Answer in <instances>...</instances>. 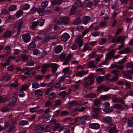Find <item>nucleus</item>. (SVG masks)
I'll use <instances>...</instances> for the list:
<instances>
[{
	"label": "nucleus",
	"mask_w": 133,
	"mask_h": 133,
	"mask_svg": "<svg viewBox=\"0 0 133 133\" xmlns=\"http://www.w3.org/2000/svg\"><path fill=\"white\" fill-rule=\"evenodd\" d=\"M48 4V1L47 0L44 1L42 3V6L44 8H45L47 6Z\"/></svg>",
	"instance_id": "nucleus-43"
},
{
	"label": "nucleus",
	"mask_w": 133,
	"mask_h": 133,
	"mask_svg": "<svg viewBox=\"0 0 133 133\" xmlns=\"http://www.w3.org/2000/svg\"><path fill=\"white\" fill-rule=\"evenodd\" d=\"M35 130L37 133H41L44 129L43 125L41 124H38L35 127Z\"/></svg>",
	"instance_id": "nucleus-7"
},
{
	"label": "nucleus",
	"mask_w": 133,
	"mask_h": 133,
	"mask_svg": "<svg viewBox=\"0 0 133 133\" xmlns=\"http://www.w3.org/2000/svg\"><path fill=\"white\" fill-rule=\"evenodd\" d=\"M37 11L38 13L40 14V15L41 16L43 15L44 11L42 9L39 8L37 9Z\"/></svg>",
	"instance_id": "nucleus-51"
},
{
	"label": "nucleus",
	"mask_w": 133,
	"mask_h": 133,
	"mask_svg": "<svg viewBox=\"0 0 133 133\" xmlns=\"http://www.w3.org/2000/svg\"><path fill=\"white\" fill-rule=\"evenodd\" d=\"M4 52L6 54H10L11 52L10 47L9 46L5 47L4 50Z\"/></svg>",
	"instance_id": "nucleus-26"
},
{
	"label": "nucleus",
	"mask_w": 133,
	"mask_h": 133,
	"mask_svg": "<svg viewBox=\"0 0 133 133\" xmlns=\"http://www.w3.org/2000/svg\"><path fill=\"white\" fill-rule=\"evenodd\" d=\"M96 94L94 93H90L88 94L87 96V97L91 98H95L96 96Z\"/></svg>",
	"instance_id": "nucleus-39"
},
{
	"label": "nucleus",
	"mask_w": 133,
	"mask_h": 133,
	"mask_svg": "<svg viewBox=\"0 0 133 133\" xmlns=\"http://www.w3.org/2000/svg\"><path fill=\"white\" fill-rule=\"evenodd\" d=\"M39 23L38 20L33 22L32 24V27L33 28L36 27L38 25Z\"/></svg>",
	"instance_id": "nucleus-52"
},
{
	"label": "nucleus",
	"mask_w": 133,
	"mask_h": 133,
	"mask_svg": "<svg viewBox=\"0 0 133 133\" xmlns=\"http://www.w3.org/2000/svg\"><path fill=\"white\" fill-rule=\"evenodd\" d=\"M17 101V99L16 97H15L14 98L11 100V102L9 103V105L12 106L15 105Z\"/></svg>",
	"instance_id": "nucleus-41"
},
{
	"label": "nucleus",
	"mask_w": 133,
	"mask_h": 133,
	"mask_svg": "<svg viewBox=\"0 0 133 133\" xmlns=\"http://www.w3.org/2000/svg\"><path fill=\"white\" fill-rule=\"evenodd\" d=\"M81 22V20L79 18L76 19L74 22V24L76 25H77Z\"/></svg>",
	"instance_id": "nucleus-49"
},
{
	"label": "nucleus",
	"mask_w": 133,
	"mask_h": 133,
	"mask_svg": "<svg viewBox=\"0 0 133 133\" xmlns=\"http://www.w3.org/2000/svg\"><path fill=\"white\" fill-rule=\"evenodd\" d=\"M112 101L114 103L120 102L123 104H124V102L123 100H121L119 98L117 97L113 98L112 99Z\"/></svg>",
	"instance_id": "nucleus-25"
},
{
	"label": "nucleus",
	"mask_w": 133,
	"mask_h": 133,
	"mask_svg": "<svg viewBox=\"0 0 133 133\" xmlns=\"http://www.w3.org/2000/svg\"><path fill=\"white\" fill-rule=\"evenodd\" d=\"M33 41H34V42L35 41L38 42V43H40L41 42L42 40L40 37L37 36L34 38Z\"/></svg>",
	"instance_id": "nucleus-37"
},
{
	"label": "nucleus",
	"mask_w": 133,
	"mask_h": 133,
	"mask_svg": "<svg viewBox=\"0 0 133 133\" xmlns=\"http://www.w3.org/2000/svg\"><path fill=\"white\" fill-rule=\"evenodd\" d=\"M56 97V94L55 93L52 92L49 95L48 99L49 100H51L55 98Z\"/></svg>",
	"instance_id": "nucleus-32"
},
{
	"label": "nucleus",
	"mask_w": 133,
	"mask_h": 133,
	"mask_svg": "<svg viewBox=\"0 0 133 133\" xmlns=\"http://www.w3.org/2000/svg\"><path fill=\"white\" fill-rule=\"evenodd\" d=\"M10 61L8 58L5 61L4 63H1V66H7L10 64Z\"/></svg>",
	"instance_id": "nucleus-33"
},
{
	"label": "nucleus",
	"mask_w": 133,
	"mask_h": 133,
	"mask_svg": "<svg viewBox=\"0 0 133 133\" xmlns=\"http://www.w3.org/2000/svg\"><path fill=\"white\" fill-rule=\"evenodd\" d=\"M77 104V102L76 101H73L70 102L69 104V105L70 106L72 107L76 105Z\"/></svg>",
	"instance_id": "nucleus-64"
},
{
	"label": "nucleus",
	"mask_w": 133,
	"mask_h": 133,
	"mask_svg": "<svg viewBox=\"0 0 133 133\" xmlns=\"http://www.w3.org/2000/svg\"><path fill=\"white\" fill-rule=\"evenodd\" d=\"M82 5V4L81 1L80 0H77L75 2L72 6L77 9L78 8L81 6Z\"/></svg>",
	"instance_id": "nucleus-13"
},
{
	"label": "nucleus",
	"mask_w": 133,
	"mask_h": 133,
	"mask_svg": "<svg viewBox=\"0 0 133 133\" xmlns=\"http://www.w3.org/2000/svg\"><path fill=\"white\" fill-rule=\"evenodd\" d=\"M10 110L9 108L7 107H3L1 109V111L3 113L8 112Z\"/></svg>",
	"instance_id": "nucleus-50"
},
{
	"label": "nucleus",
	"mask_w": 133,
	"mask_h": 133,
	"mask_svg": "<svg viewBox=\"0 0 133 133\" xmlns=\"http://www.w3.org/2000/svg\"><path fill=\"white\" fill-rule=\"evenodd\" d=\"M119 71L118 70H114L112 71H111V73L114 74V75L116 76H118L119 75Z\"/></svg>",
	"instance_id": "nucleus-58"
},
{
	"label": "nucleus",
	"mask_w": 133,
	"mask_h": 133,
	"mask_svg": "<svg viewBox=\"0 0 133 133\" xmlns=\"http://www.w3.org/2000/svg\"><path fill=\"white\" fill-rule=\"evenodd\" d=\"M82 39V37L79 36L75 39V42L77 44L79 45V47H81L83 45V41Z\"/></svg>",
	"instance_id": "nucleus-9"
},
{
	"label": "nucleus",
	"mask_w": 133,
	"mask_h": 133,
	"mask_svg": "<svg viewBox=\"0 0 133 133\" xmlns=\"http://www.w3.org/2000/svg\"><path fill=\"white\" fill-rule=\"evenodd\" d=\"M113 107L115 108L118 109L120 110H123V108L122 106L119 104H117L114 105Z\"/></svg>",
	"instance_id": "nucleus-28"
},
{
	"label": "nucleus",
	"mask_w": 133,
	"mask_h": 133,
	"mask_svg": "<svg viewBox=\"0 0 133 133\" xmlns=\"http://www.w3.org/2000/svg\"><path fill=\"white\" fill-rule=\"evenodd\" d=\"M77 9L73 7L72 6V8L71 9L69 14L70 15H74L75 13L76 12Z\"/></svg>",
	"instance_id": "nucleus-38"
},
{
	"label": "nucleus",
	"mask_w": 133,
	"mask_h": 133,
	"mask_svg": "<svg viewBox=\"0 0 133 133\" xmlns=\"http://www.w3.org/2000/svg\"><path fill=\"white\" fill-rule=\"evenodd\" d=\"M17 6L15 5H11L9 7V10L11 11H14L17 9Z\"/></svg>",
	"instance_id": "nucleus-40"
},
{
	"label": "nucleus",
	"mask_w": 133,
	"mask_h": 133,
	"mask_svg": "<svg viewBox=\"0 0 133 133\" xmlns=\"http://www.w3.org/2000/svg\"><path fill=\"white\" fill-rule=\"evenodd\" d=\"M128 125L130 127H133V121L132 120L130 119L128 120L127 122Z\"/></svg>",
	"instance_id": "nucleus-54"
},
{
	"label": "nucleus",
	"mask_w": 133,
	"mask_h": 133,
	"mask_svg": "<svg viewBox=\"0 0 133 133\" xmlns=\"http://www.w3.org/2000/svg\"><path fill=\"white\" fill-rule=\"evenodd\" d=\"M30 5L28 4H26L23 5V9L24 10H28L29 9Z\"/></svg>",
	"instance_id": "nucleus-56"
},
{
	"label": "nucleus",
	"mask_w": 133,
	"mask_h": 133,
	"mask_svg": "<svg viewBox=\"0 0 133 133\" xmlns=\"http://www.w3.org/2000/svg\"><path fill=\"white\" fill-rule=\"evenodd\" d=\"M102 120L104 122L110 125L113 124L112 118L109 116H107L103 118Z\"/></svg>",
	"instance_id": "nucleus-5"
},
{
	"label": "nucleus",
	"mask_w": 133,
	"mask_h": 133,
	"mask_svg": "<svg viewBox=\"0 0 133 133\" xmlns=\"http://www.w3.org/2000/svg\"><path fill=\"white\" fill-rule=\"evenodd\" d=\"M114 67H116L117 68L122 69L124 68V66L123 65H117L116 64H113L111 65L109 67L110 68H113Z\"/></svg>",
	"instance_id": "nucleus-22"
},
{
	"label": "nucleus",
	"mask_w": 133,
	"mask_h": 133,
	"mask_svg": "<svg viewBox=\"0 0 133 133\" xmlns=\"http://www.w3.org/2000/svg\"><path fill=\"white\" fill-rule=\"evenodd\" d=\"M23 14V11L22 10H19L16 13V17L19 18L21 17Z\"/></svg>",
	"instance_id": "nucleus-45"
},
{
	"label": "nucleus",
	"mask_w": 133,
	"mask_h": 133,
	"mask_svg": "<svg viewBox=\"0 0 133 133\" xmlns=\"http://www.w3.org/2000/svg\"><path fill=\"white\" fill-rule=\"evenodd\" d=\"M133 69H132L131 70H128L126 71L125 72H124L123 74L127 79H131L132 77L131 75V74H133Z\"/></svg>",
	"instance_id": "nucleus-8"
},
{
	"label": "nucleus",
	"mask_w": 133,
	"mask_h": 133,
	"mask_svg": "<svg viewBox=\"0 0 133 133\" xmlns=\"http://www.w3.org/2000/svg\"><path fill=\"white\" fill-rule=\"evenodd\" d=\"M16 70H17V72L18 73H20L21 72H23V69H22L21 68L19 67H17L15 68Z\"/></svg>",
	"instance_id": "nucleus-53"
},
{
	"label": "nucleus",
	"mask_w": 133,
	"mask_h": 133,
	"mask_svg": "<svg viewBox=\"0 0 133 133\" xmlns=\"http://www.w3.org/2000/svg\"><path fill=\"white\" fill-rule=\"evenodd\" d=\"M100 99L105 101L109 100L111 99V96L110 95H105L101 96Z\"/></svg>",
	"instance_id": "nucleus-15"
},
{
	"label": "nucleus",
	"mask_w": 133,
	"mask_h": 133,
	"mask_svg": "<svg viewBox=\"0 0 133 133\" xmlns=\"http://www.w3.org/2000/svg\"><path fill=\"white\" fill-rule=\"evenodd\" d=\"M101 109L97 108L93 109V111L91 112L92 116L94 118L97 117L101 112Z\"/></svg>",
	"instance_id": "nucleus-3"
},
{
	"label": "nucleus",
	"mask_w": 133,
	"mask_h": 133,
	"mask_svg": "<svg viewBox=\"0 0 133 133\" xmlns=\"http://www.w3.org/2000/svg\"><path fill=\"white\" fill-rule=\"evenodd\" d=\"M61 125V124L59 123H57L56 124L53 128L52 130L53 131H56L57 129Z\"/></svg>",
	"instance_id": "nucleus-42"
},
{
	"label": "nucleus",
	"mask_w": 133,
	"mask_h": 133,
	"mask_svg": "<svg viewBox=\"0 0 133 133\" xmlns=\"http://www.w3.org/2000/svg\"><path fill=\"white\" fill-rule=\"evenodd\" d=\"M50 67L52 68V73L54 74L55 73L57 70L58 66L56 64L51 63L50 64Z\"/></svg>",
	"instance_id": "nucleus-11"
},
{
	"label": "nucleus",
	"mask_w": 133,
	"mask_h": 133,
	"mask_svg": "<svg viewBox=\"0 0 133 133\" xmlns=\"http://www.w3.org/2000/svg\"><path fill=\"white\" fill-rule=\"evenodd\" d=\"M30 35L29 33L24 34L22 35L23 40L25 43L29 42L30 40Z\"/></svg>",
	"instance_id": "nucleus-6"
},
{
	"label": "nucleus",
	"mask_w": 133,
	"mask_h": 133,
	"mask_svg": "<svg viewBox=\"0 0 133 133\" xmlns=\"http://www.w3.org/2000/svg\"><path fill=\"white\" fill-rule=\"evenodd\" d=\"M11 34V31H8L5 33L3 36L4 38H6L10 36Z\"/></svg>",
	"instance_id": "nucleus-27"
},
{
	"label": "nucleus",
	"mask_w": 133,
	"mask_h": 133,
	"mask_svg": "<svg viewBox=\"0 0 133 133\" xmlns=\"http://www.w3.org/2000/svg\"><path fill=\"white\" fill-rule=\"evenodd\" d=\"M29 85L27 84H24L22 85L21 87V89L23 91H25L29 87Z\"/></svg>",
	"instance_id": "nucleus-34"
},
{
	"label": "nucleus",
	"mask_w": 133,
	"mask_h": 133,
	"mask_svg": "<svg viewBox=\"0 0 133 133\" xmlns=\"http://www.w3.org/2000/svg\"><path fill=\"white\" fill-rule=\"evenodd\" d=\"M70 37V35L66 33L63 34L61 36V40L65 42Z\"/></svg>",
	"instance_id": "nucleus-10"
},
{
	"label": "nucleus",
	"mask_w": 133,
	"mask_h": 133,
	"mask_svg": "<svg viewBox=\"0 0 133 133\" xmlns=\"http://www.w3.org/2000/svg\"><path fill=\"white\" fill-rule=\"evenodd\" d=\"M18 82L17 81H15L14 82L10 84V86L12 87H16L18 85Z\"/></svg>",
	"instance_id": "nucleus-57"
},
{
	"label": "nucleus",
	"mask_w": 133,
	"mask_h": 133,
	"mask_svg": "<svg viewBox=\"0 0 133 133\" xmlns=\"http://www.w3.org/2000/svg\"><path fill=\"white\" fill-rule=\"evenodd\" d=\"M62 72L63 73L65 77H70L72 73L71 71L69 70V67L64 68L62 70Z\"/></svg>",
	"instance_id": "nucleus-2"
},
{
	"label": "nucleus",
	"mask_w": 133,
	"mask_h": 133,
	"mask_svg": "<svg viewBox=\"0 0 133 133\" xmlns=\"http://www.w3.org/2000/svg\"><path fill=\"white\" fill-rule=\"evenodd\" d=\"M67 95L66 92L64 91L61 92L59 94V97L61 98H63L65 97Z\"/></svg>",
	"instance_id": "nucleus-44"
},
{
	"label": "nucleus",
	"mask_w": 133,
	"mask_h": 133,
	"mask_svg": "<svg viewBox=\"0 0 133 133\" xmlns=\"http://www.w3.org/2000/svg\"><path fill=\"white\" fill-rule=\"evenodd\" d=\"M90 17L89 16H84L83 19V23L85 25H86L90 22Z\"/></svg>",
	"instance_id": "nucleus-24"
},
{
	"label": "nucleus",
	"mask_w": 133,
	"mask_h": 133,
	"mask_svg": "<svg viewBox=\"0 0 133 133\" xmlns=\"http://www.w3.org/2000/svg\"><path fill=\"white\" fill-rule=\"evenodd\" d=\"M84 70H82L79 71L77 74V76L81 77L84 76Z\"/></svg>",
	"instance_id": "nucleus-47"
},
{
	"label": "nucleus",
	"mask_w": 133,
	"mask_h": 133,
	"mask_svg": "<svg viewBox=\"0 0 133 133\" xmlns=\"http://www.w3.org/2000/svg\"><path fill=\"white\" fill-rule=\"evenodd\" d=\"M86 108L85 107H83L81 108H79L75 109V110L77 111H84L85 110Z\"/></svg>",
	"instance_id": "nucleus-61"
},
{
	"label": "nucleus",
	"mask_w": 133,
	"mask_h": 133,
	"mask_svg": "<svg viewBox=\"0 0 133 133\" xmlns=\"http://www.w3.org/2000/svg\"><path fill=\"white\" fill-rule=\"evenodd\" d=\"M93 4V2L92 1H89L87 2L86 4V6L89 8H91Z\"/></svg>",
	"instance_id": "nucleus-60"
},
{
	"label": "nucleus",
	"mask_w": 133,
	"mask_h": 133,
	"mask_svg": "<svg viewBox=\"0 0 133 133\" xmlns=\"http://www.w3.org/2000/svg\"><path fill=\"white\" fill-rule=\"evenodd\" d=\"M92 49V48L90 47L88 44L85 43L84 45L83 48L82 49L83 51L84 52L87 50L90 51Z\"/></svg>",
	"instance_id": "nucleus-18"
},
{
	"label": "nucleus",
	"mask_w": 133,
	"mask_h": 133,
	"mask_svg": "<svg viewBox=\"0 0 133 133\" xmlns=\"http://www.w3.org/2000/svg\"><path fill=\"white\" fill-rule=\"evenodd\" d=\"M52 127L51 124H49L44 129V131L45 132H48L51 131V129Z\"/></svg>",
	"instance_id": "nucleus-46"
},
{
	"label": "nucleus",
	"mask_w": 133,
	"mask_h": 133,
	"mask_svg": "<svg viewBox=\"0 0 133 133\" xmlns=\"http://www.w3.org/2000/svg\"><path fill=\"white\" fill-rule=\"evenodd\" d=\"M126 66L127 68H132L133 67V63L131 62H129L127 63Z\"/></svg>",
	"instance_id": "nucleus-63"
},
{
	"label": "nucleus",
	"mask_w": 133,
	"mask_h": 133,
	"mask_svg": "<svg viewBox=\"0 0 133 133\" xmlns=\"http://www.w3.org/2000/svg\"><path fill=\"white\" fill-rule=\"evenodd\" d=\"M57 38V36H54V37L50 38L48 36H47L46 37L44 38L43 40V42L44 43L47 42L50 39H54Z\"/></svg>",
	"instance_id": "nucleus-21"
},
{
	"label": "nucleus",
	"mask_w": 133,
	"mask_h": 133,
	"mask_svg": "<svg viewBox=\"0 0 133 133\" xmlns=\"http://www.w3.org/2000/svg\"><path fill=\"white\" fill-rule=\"evenodd\" d=\"M99 127V125L97 123H92L90 125V128L94 129H98Z\"/></svg>",
	"instance_id": "nucleus-17"
},
{
	"label": "nucleus",
	"mask_w": 133,
	"mask_h": 133,
	"mask_svg": "<svg viewBox=\"0 0 133 133\" xmlns=\"http://www.w3.org/2000/svg\"><path fill=\"white\" fill-rule=\"evenodd\" d=\"M114 50H112L107 54L106 56V59H109L112 58L114 55Z\"/></svg>",
	"instance_id": "nucleus-16"
},
{
	"label": "nucleus",
	"mask_w": 133,
	"mask_h": 133,
	"mask_svg": "<svg viewBox=\"0 0 133 133\" xmlns=\"http://www.w3.org/2000/svg\"><path fill=\"white\" fill-rule=\"evenodd\" d=\"M17 122H13L11 124V127L13 128L10 130L9 133H10L11 132L12 133H14L15 131V129L14 127L16 125Z\"/></svg>",
	"instance_id": "nucleus-20"
},
{
	"label": "nucleus",
	"mask_w": 133,
	"mask_h": 133,
	"mask_svg": "<svg viewBox=\"0 0 133 133\" xmlns=\"http://www.w3.org/2000/svg\"><path fill=\"white\" fill-rule=\"evenodd\" d=\"M110 103L108 102H105L103 104V106L105 107H109L110 105Z\"/></svg>",
	"instance_id": "nucleus-62"
},
{
	"label": "nucleus",
	"mask_w": 133,
	"mask_h": 133,
	"mask_svg": "<svg viewBox=\"0 0 133 133\" xmlns=\"http://www.w3.org/2000/svg\"><path fill=\"white\" fill-rule=\"evenodd\" d=\"M28 123V121L26 120H22L20 121L19 124L21 125H26Z\"/></svg>",
	"instance_id": "nucleus-55"
},
{
	"label": "nucleus",
	"mask_w": 133,
	"mask_h": 133,
	"mask_svg": "<svg viewBox=\"0 0 133 133\" xmlns=\"http://www.w3.org/2000/svg\"><path fill=\"white\" fill-rule=\"evenodd\" d=\"M70 21V18L66 16H63L59 17L55 21L58 25H65Z\"/></svg>",
	"instance_id": "nucleus-1"
},
{
	"label": "nucleus",
	"mask_w": 133,
	"mask_h": 133,
	"mask_svg": "<svg viewBox=\"0 0 133 133\" xmlns=\"http://www.w3.org/2000/svg\"><path fill=\"white\" fill-rule=\"evenodd\" d=\"M11 77V75L10 74H7L3 77V80L4 81H8L9 80Z\"/></svg>",
	"instance_id": "nucleus-30"
},
{
	"label": "nucleus",
	"mask_w": 133,
	"mask_h": 133,
	"mask_svg": "<svg viewBox=\"0 0 133 133\" xmlns=\"http://www.w3.org/2000/svg\"><path fill=\"white\" fill-rule=\"evenodd\" d=\"M33 68H30L28 67H26L23 68V72L25 71V74L26 75H29L30 74L32 69Z\"/></svg>",
	"instance_id": "nucleus-12"
},
{
	"label": "nucleus",
	"mask_w": 133,
	"mask_h": 133,
	"mask_svg": "<svg viewBox=\"0 0 133 133\" xmlns=\"http://www.w3.org/2000/svg\"><path fill=\"white\" fill-rule=\"evenodd\" d=\"M101 104V102L99 99H96L94 100L93 104L94 105L99 106Z\"/></svg>",
	"instance_id": "nucleus-35"
},
{
	"label": "nucleus",
	"mask_w": 133,
	"mask_h": 133,
	"mask_svg": "<svg viewBox=\"0 0 133 133\" xmlns=\"http://www.w3.org/2000/svg\"><path fill=\"white\" fill-rule=\"evenodd\" d=\"M35 96L37 97L41 96L42 95V91L40 89H38L35 91Z\"/></svg>",
	"instance_id": "nucleus-31"
},
{
	"label": "nucleus",
	"mask_w": 133,
	"mask_h": 133,
	"mask_svg": "<svg viewBox=\"0 0 133 133\" xmlns=\"http://www.w3.org/2000/svg\"><path fill=\"white\" fill-rule=\"evenodd\" d=\"M63 49L62 47L60 45H59L56 46L55 50V51L56 53H60L62 50Z\"/></svg>",
	"instance_id": "nucleus-23"
},
{
	"label": "nucleus",
	"mask_w": 133,
	"mask_h": 133,
	"mask_svg": "<svg viewBox=\"0 0 133 133\" xmlns=\"http://www.w3.org/2000/svg\"><path fill=\"white\" fill-rule=\"evenodd\" d=\"M89 66L91 68H94L96 66L95 64L94 61L92 60L89 62L88 64Z\"/></svg>",
	"instance_id": "nucleus-29"
},
{
	"label": "nucleus",
	"mask_w": 133,
	"mask_h": 133,
	"mask_svg": "<svg viewBox=\"0 0 133 133\" xmlns=\"http://www.w3.org/2000/svg\"><path fill=\"white\" fill-rule=\"evenodd\" d=\"M109 133H118V130L116 129V126L115 125L112 124L109 125Z\"/></svg>",
	"instance_id": "nucleus-4"
},
{
	"label": "nucleus",
	"mask_w": 133,
	"mask_h": 133,
	"mask_svg": "<svg viewBox=\"0 0 133 133\" xmlns=\"http://www.w3.org/2000/svg\"><path fill=\"white\" fill-rule=\"evenodd\" d=\"M32 88L34 89H37L39 87L38 81L35 79L33 81V82L32 83Z\"/></svg>",
	"instance_id": "nucleus-19"
},
{
	"label": "nucleus",
	"mask_w": 133,
	"mask_h": 133,
	"mask_svg": "<svg viewBox=\"0 0 133 133\" xmlns=\"http://www.w3.org/2000/svg\"><path fill=\"white\" fill-rule=\"evenodd\" d=\"M107 22L103 21L100 22L99 25L101 27H106Z\"/></svg>",
	"instance_id": "nucleus-48"
},
{
	"label": "nucleus",
	"mask_w": 133,
	"mask_h": 133,
	"mask_svg": "<svg viewBox=\"0 0 133 133\" xmlns=\"http://www.w3.org/2000/svg\"><path fill=\"white\" fill-rule=\"evenodd\" d=\"M107 41V39L105 38H102L99 42V44L100 45H102L105 43Z\"/></svg>",
	"instance_id": "nucleus-59"
},
{
	"label": "nucleus",
	"mask_w": 133,
	"mask_h": 133,
	"mask_svg": "<svg viewBox=\"0 0 133 133\" xmlns=\"http://www.w3.org/2000/svg\"><path fill=\"white\" fill-rule=\"evenodd\" d=\"M36 46L35 43L33 41L29 43L28 46V49L29 50H31L33 49Z\"/></svg>",
	"instance_id": "nucleus-14"
},
{
	"label": "nucleus",
	"mask_w": 133,
	"mask_h": 133,
	"mask_svg": "<svg viewBox=\"0 0 133 133\" xmlns=\"http://www.w3.org/2000/svg\"><path fill=\"white\" fill-rule=\"evenodd\" d=\"M104 79V77L103 76H99L97 77L96 80L97 83H100L102 82Z\"/></svg>",
	"instance_id": "nucleus-36"
}]
</instances>
